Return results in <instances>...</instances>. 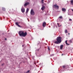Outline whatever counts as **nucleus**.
<instances>
[{"instance_id":"obj_6","label":"nucleus","mask_w":73,"mask_h":73,"mask_svg":"<svg viewBox=\"0 0 73 73\" xmlns=\"http://www.w3.org/2000/svg\"><path fill=\"white\" fill-rule=\"evenodd\" d=\"M54 7L55 8H56V9H58V6L57 5V4H55L54 5Z\"/></svg>"},{"instance_id":"obj_4","label":"nucleus","mask_w":73,"mask_h":73,"mask_svg":"<svg viewBox=\"0 0 73 73\" xmlns=\"http://www.w3.org/2000/svg\"><path fill=\"white\" fill-rule=\"evenodd\" d=\"M21 11L23 13H24L25 12V9L24 8L22 7L21 8Z\"/></svg>"},{"instance_id":"obj_10","label":"nucleus","mask_w":73,"mask_h":73,"mask_svg":"<svg viewBox=\"0 0 73 73\" xmlns=\"http://www.w3.org/2000/svg\"><path fill=\"white\" fill-rule=\"evenodd\" d=\"M29 2H27V3H25L24 4V6H27V5H29Z\"/></svg>"},{"instance_id":"obj_13","label":"nucleus","mask_w":73,"mask_h":73,"mask_svg":"<svg viewBox=\"0 0 73 73\" xmlns=\"http://www.w3.org/2000/svg\"><path fill=\"white\" fill-rule=\"evenodd\" d=\"M29 11V9L27 8L26 11V13H27Z\"/></svg>"},{"instance_id":"obj_5","label":"nucleus","mask_w":73,"mask_h":73,"mask_svg":"<svg viewBox=\"0 0 73 73\" xmlns=\"http://www.w3.org/2000/svg\"><path fill=\"white\" fill-rule=\"evenodd\" d=\"M62 19V16H60L59 17L57 20V21H58V22L60 21H59L60 20V19Z\"/></svg>"},{"instance_id":"obj_8","label":"nucleus","mask_w":73,"mask_h":73,"mask_svg":"<svg viewBox=\"0 0 73 73\" xmlns=\"http://www.w3.org/2000/svg\"><path fill=\"white\" fill-rule=\"evenodd\" d=\"M45 8V7L44 6H43L41 8V9H42V11H44V9Z\"/></svg>"},{"instance_id":"obj_28","label":"nucleus","mask_w":73,"mask_h":73,"mask_svg":"<svg viewBox=\"0 0 73 73\" xmlns=\"http://www.w3.org/2000/svg\"><path fill=\"white\" fill-rule=\"evenodd\" d=\"M63 54H62V56H63Z\"/></svg>"},{"instance_id":"obj_18","label":"nucleus","mask_w":73,"mask_h":73,"mask_svg":"<svg viewBox=\"0 0 73 73\" xmlns=\"http://www.w3.org/2000/svg\"><path fill=\"white\" fill-rule=\"evenodd\" d=\"M65 33H67V30H65Z\"/></svg>"},{"instance_id":"obj_21","label":"nucleus","mask_w":73,"mask_h":73,"mask_svg":"<svg viewBox=\"0 0 73 73\" xmlns=\"http://www.w3.org/2000/svg\"><path fill=\"white\" fill-rule=\"evenodd\" d=\"M72 19H69V21H72Z\"/></svg>"},{"instance_id":"obj_3","label":"nucleus","mask_w":73,"mask_h":73,"mask_svg":"<svg viewBox=\"0 0 73 73\" xmlns=\"http://www.w3.org/2000/svg\"><path fill=\"white\" fill-rule=\"evenodd\" d=\"M31 14L32 15H35V12L33 11V9H31Z\"/></svg>"},{"instance_id":"obj_7","label":"nucleus","mask_w":73,"mask_h":73,"mask_svg":"<svg viewBox=\"0 0 73 73\" xmlns=\"http://www.w3.org/2000/svg\"><path fill=\"white\" fill-rule=\"evenodd\" d=\"M19 24H20V23L19 22H17L15 24L16 25H17L19 27H20V26H19Z\"/></svg>"},{"instance_id":"obj_11","label":"nucleus","mask_w":73,"mask_h":73,"mask_svg":"<svg viewBox=\"0 0 73 73\" xmlns=\"http://www.w3.org/2000/svg\"><path fill=\"white\" fill-rule=\"evenodd\" d=\"M66 9L65 8H62V11H63V12H65L66 11Z\"/></svg>"},{"instance_id":"obj_19","label":"nucleus","mask_w":73,"mask_h":73,"mask_svg":"<svg viewBox=\"0 0 73 73\" xmlns=\"http://www.w3.org/2000/svg\"><path fill=\"white\" fill-rule=\"evenodd\" d=\"M57 24H58V25L59 27H61V25H60L59 26V24H58V23H57Z\"/></svg>"},{"instance_id":"obj_9","label":"nucleus","mask_w":73,"mask_h":73,"mask_svg":"<svg viewBox=\"0 0 73 73\" xmlns=\"http://www.w3.org/2000/svg\"><path fill=\"white\" fill-rule=\"evenodd\" d=\"M46 25V23L45 22H44L43 23V26L44 27H45V26Z\"/></svg>"},{"instance_id":"obj_16","label":"nucleus","mask_w":73,"mask_h":73,"mask_svg":"<svg viewBox=\"0 0 73 73\" xmlns=\"http://www.w3.org/2000/svg\"><path fill=\"white\" fill-rule=\"evenodd\" d=\"M63 47V45H61L60 46V48L61 49H62V48Z\"/></svg>"},{"instance_id":"obj_22","label":"nucleus","mask_w":73,"mask_h":73,"mask_svg":"<svg viewBox=\"0 0 73 73\" xmlns=\"http://www.w3.org/2000/svg\"><path fill=\"white\" fill-rule=\"evenodd\" d=\"M48 49L49 50H50V48H49V47H48Z\"/></svg>"},{"instance_id":"obj_25","label":"nucleus","mask_w":73,"mask_h":73,"mask_svg":"<svg viewBox=\"0 0 73 73\" xmlns=\"http://www.w3.org/2000/svg\"><path fill=\"white\" fill-rule=\"evenodd\" d=\"M67 3H69V1H67Z\"/></svg>"},{"instance_id":"obj_23","label":"nucleus","mask_w":73,"mask_h":73,"mask_svg":"<svg viewBox=\"0 0 73 73\" xmlns=\"http://www.w3.org/2000/svg\"><path fill=\"white\" fill-rule=\"evenodd\" d=\"M28 72H29V70H28L27 72V73H28Z\"/></svg>"},{"instance_id":"obj_2","label":"nucleus","mask_w":73,"mask_h":73,"mask_svg":"<svg viewBox=\"0 0 73 73\" xmlns=\"http://www.w3.org/2000/svg\"><path fill=\"white\" fill-rule=\"evenodd\" d=\"M61 42V37H58L56 38V41H55L54 42L55 44H58L60 43Z\"/></svg>"},{"instance_id":"obj_24","label":"nucleus","mask_w":73,"mask_h":73,"mask_svg":"<svg viewBox=\"0 0 73 73\" xmlns=\"http://www.w3.org/2000/svg\"><path fill=\"white\" fill-rule=\"evenodd\" d=\"M54 56V55L53 54L51 55V56Z\"/></svg>"},{"instance_id":"obj_15","label":"nucleus","mask_w":73,"mask_h":73,"mask_svg":"<svg viewBox=\"0 0 73 73\" xmlns=\"http://www.w3.org/2000/svg\"><path fill=\"white\" fill-rule=\"evenodd\" d=\"M2 10L3 11H5V9L4 7H2Z\"/></svg>"},{"instance_id":"obj_12","label":"nucleus","mask_w":73,"mask_h":73,"mask_svg":"<svg viewBox=\"0 0 73 73\" xmlns=\"http://www.w3.org/2000/svg\"><path fill=\"white\" fill-rule=\"evenodd\" d=\"M70 4L71 5H73V0H71L70 1Z\"/></svg>"},{"instance_id":"obj_26","label":"nucleus","mask_w":73,"mask_h":73,"mask_svg":"<svg viewBox=\"0 0 73 73\" xmlns=\"http://www.w3.org/2000/svg\"><path fill=\"white\" fill-rule=\"evenodd\" d=\"M5 40H7V38H5Z\"/></svg>"},{"instance_id":"obj_17","label":"nucleus","mask_w":73,"mask_h":73,"mask_svg":"<svg viewBox=\"0 0 73 73\" xmlns=\"http://www.w3.org/2000/svg\"><path fill=\"white\" fill-rule=\"evenodd\" d=\"M41 3H42V4H43V3H44V0H42L41 1Z\"/></svg>"},{"instance_id":"obj_1","label":"nucleus","mask_w":73,"mask_h":73,"mask_svg":"<svg viewBox=\"0 0 73 73\" xmlns=\"http://www.w3.org/2000/svg\"><path fill=\"white\" fill-rule=\"evenodd\" d=\"M19 34L20 36H23V37H25V36L27 35V33L26 32L24 33L23 31H19Z\"/></svg>"},{"instance_id":"obj_20","label":"nucleus","mask_w":73,"mask_h":73,"mask_svg":"<svg viewBox=\"0 0 73 73\" xmlns=\"http://www.w3.org/2000/svg\"><path fill=\"white\" fill-rule=\"evenodd\" d=\"M63 68H65V66H63Z\"/></svg>"},{"instance_id":"obj_14","label":"nucleus","mask_w":73,"mask_h":73,"mask_svg":"<svg viewBox=\"0 0 73 73\" xmlns=\"http://www.w3.org/2000/svg\"><path fill=\"white\" fill-rule=\"evenodd\" d=\"M67 40H66V41L65 43H66V45H69V44H68V43H67Z\"/></svg>"},{"instance_id":"obj_27","label":"nucleus","mask_w":73,"mask_h":73,"mask_svg":"<svg viewBox=\"0 0 73 73\" xmlns=\"http://www.w3.org/2000/svg\"><path fill=\"white\" fill-rule=\"evenodd\" d=\"M22 46H23H23H24V45H23Z\"/></svg>"}]
</instances>
